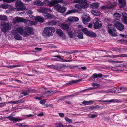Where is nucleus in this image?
I'll return each mask as SVG.
<instances>
[{"label":"nucleus","instance_id":"nucleus-1","mask_svg":"<svg viewBox=\"0 0 127 127\" xmlns=\"http://www.w3.org/2000/svg\"><path fill=\"white\" fill-rule=\"evenodd\" d=\"M55 29L54 27H48L44 28L43 32L45 34V35L49 37L53 35V33L55 32Z\"/></svg>","mask_w":127,"mask_h":127},{"label":"nucleus","instance_id":"nucleus-2","mask_svg":"<svg viewBox=\"0 0 127 127\" xmlns=\"http://www.w3.org/2000/svg\"><path fill=\"white\" fill-rule=\"evenodd\" d=\"M0 28L2 31L4 33H6L8 30L11 28L8 23L5 22H1Z\"/></svg>","mask_w":127,"mask_h":127},{"label":"nucleus","instance_id":"nucleus-3","mask_svg":"<svg viewBox=\"0 0 127 127\" xmlns=\"http://www.w3.org/2000/svg\"><path fill=\"white\" fill-rule=\"evenodd\" d=\"M14 31H17L18 33H20L25 37L28 36L29 35L26 30H24L21 27H19L16 30Z\"/></svg>","mask_w":127,"mask_h":127},{"label":"nucleus","instance_id":"nucleus-4","mask_svg":"<svg viewBox=\"0 0 127 127\" xmlns=\"http://www.w3.org/2000/svg\"><path fill=\"white\" fill-rule=\"evenodd\" d=\"M113 24L118 30L121 31H123L124 26L121 23L118 21H114L113 22Z\"/></svg>","mask_w":127,"mask_h":127},{"label":"nucleus","instance_id":"nucleus-5","mask_svg":"<svg viewBox=\"0 0 127 127\" xmlns=\"http://www.w3.org/2000/svg\"><path fill=\"white\" fill-rule=\"evenodd\" d=\"M75 7L77 10L75 9L70 10L66 13V15H67L72 13H76L78 11L77 10L79 11H81L82 10V7L80 4V5L76 4L75 5Z\"/></svg>","mask_w":127,"mask_h":127},{"label":"nucleus","instance_id":"nucleus-6","mask_svg":"<svg viewBox=\"0 0 127 127\" xmlns=\"http://www.w3.org/2000/svg\"><path fill=\"white\" fill-rule=\"evenodd\" d=\"M81 18L83 23L85 24L87 22H89L91 21L90 16L86 13L83 14Z\"/></svg>","mask_w":127,"mask_h":127},{"label":"nucleus","instance_id":"nucleus-7","mask_svg":"<svg viewBox=\"0 0 127 127\" xmlns=\"http://www.w3.org/2000/svg\"><path fill=\"white\" fill-rule=\"evenodd\" d=\"M12 34L14 35V38L18 40H22V37L17 31L13 30L12 31Z\"/></svg>","mask_w":127,"mask_h":127},{"label":"nucleus","instance_id":"nucleus-8","mask_svg":"<svg viewBox=\"0 0 127 127\" xmlns=\"http://www.w3.org/2000/svg\"><path fill=\"white\" fill-rule=\"evenodd\" d=\"M73 35L74 36H77L79 39H83V34L80 31H75Z\"/></svg>","mask_w":127,"mask_h":127},{"label":"nucleus","instance_id":"nucleus-9","mask_svg":"<svg viewBox=\"0 0 127 127\" xmlns=\"http://www.w3.org/2000/svg\"><path fill=\"white\" fill-rule=\"evenodd\" d=\"M65 66L62 64H58L55 65L54 69L60 70L64 68Z\"/></svg>","mask_w":127,"mask_h":127},{"label":"nucleus","instance_id":"nucleus-10","mask_svg":"<svg viewBox=\"0 0 127 127\" xmlns=\"http://www.w3.org/2000/svg\"><path fill=\"white\" fill-rule=\"evenodd\" d=\"M118 5L121 8L124 7L126 5V1L125 0H118Z\"/></svg>","mask_w":127,"mask_h":127},{"label":"nucleus","instance_id":"nucleus-11","mask_svg":"<svg viewBox=\"0 0 127 127\" xmlns=\"http://www.w3.org/2000/svg\"><path fill=\"white\" fill-rule=\"evenodd\" d=\"M52 57L53 58L51 59V60L52 61H61V59H62L60 55L53 56Z\"/></svg>","mask_w":127,"mask_h":127},{"label":"nucleus","instance_id":"nucleus-12","mask_svg":"<svg viewBox=\"0 0 127 127\" xmlns=\"http://www.w3.org/2000/svg\"><path fill=\"white\" fill-rule=\"evenodd\" d=\"M27 92H22L21 94L24 95V96H26L29 95V93H32L36 92L37 91L35 90L32 89H28L27 90Z\"/></svg>","mask_w":127,"mask_h":127},{"label":"nucleus","instance_id":"nucleus-13","mask_svg":"<svg viewBox=\"0 0 127 127\" xmlns=\"http://www.w3.org/2000/svg\"><path fill=\"white\" fill-rule=\"evenodd\" d=\"M80 2V4L81 5L82 8L85 9L87 8L89 6V4L87 3L86 0H82Z\"/></svg>","mask_w":127,"mask_h":127},{"label":"nucleus","instance_id":"nucleus-14","mask_svg":"<svg viewBox=\"0 0 127 127\" xmlns=\"http://www.w3.org/2000/svg\"><path fill=\"white\" fill-rule=\"evenodd\" d=\"M102 25V23H100L96 21L95 22L94 25V28L95 29H100Z\"/></svg>","mask_w":127,"mask_h":127},{"label":"nucleus","instance_id":"nucleus-15","mask_svg":"<svg viewBox=\"0 0 127 127\" xmlns=\"http://www.w3.org/2000/svg\"><path fill=\"white\" fill-rule=\"evenodd\" d=\"M9 120L11 121H13L15 122H17L18 121H21L22 120L21 119L18 118H15L14 117H11L9 116L7 117Z\"/></svg>","mask_w":127,"mask_h":127},{"label":"nucleus","instance_id":"nucleus-16","mask_svg":"<svg viewBox=\"0 0 127 127\" xmlns=\"http://www.w3.org/2000/svg\"><path fill=\"white\" fill-rule=\"evenodd\" d=\"M123 17L122 20V21L127 25V14L125 12H124L122 13Z\"/></svg>","mask_w":127,"mask_h":127},{"label":"nucleus","instance_id":"nucleus-17","mask_svg":"<svg viewBox=\"0 0 127 127\" xmlns=\"http://www.w3.org/2000/svg\"><path fill=\"white\" fill-rule=\"evenodd\" d=\"M15 22H26V19H23V18L17 17L15 18Z\"/></svg>","mask_w":127,"mask_h":127},{"label":"nucleus","instance_id":"nucleus-18","mask_svg":"<svg viewBox=\"0 0 127 127\" xmlns=\"http://www.w3.org/2000/svg\"><path fill=\"white\" fill-rule=\"evenodd\" d=\"M82 80V79H79L76 80H73L69 81L68 83H66V84L68 85H70L73 83H76L77 82H80Z\"/></svg>","mask_w":127,"mask_h":127},{"label":"nucleus","instance_id":"nucleus-19","mask_svg":"<svg viewBox=\"0 0 127 127\" xmlns=\"http://www.w3.org/2000/svg\"><path fill=\"white\" fill-rule=\"evenodd\" d=\"M124 49L121 48L113 47L112 48V50L115 51L116 52H119L122 53V51L124 50Z\"/></svg>","mask_w":127,"mask_h":127},{"label":"nucleus","instance_id":"nucleus-20","mask_svg":"<svg viewBox=\"0 0 127 127\" xmlns=\"http://www.w3.org/2000/svg\"><path fill=\"white\" fill-rule=\"evenodd\" d=\"M60 2V1L57 0H52L50 1L49 6L50 7L53 6L56 3H59Z\"/></svg>","mask_w":127,"mask_h":127},{"label":"nucleus","instance_id":"nucleus-21","mask_svg":"<svg viewBox=\"0 0 127 127\" xmlns=\"http://www.w3.org/2000/svg\"><path fill=\"white\" fill-rule=\"evenodd\" d=\"M62 28L64 30H65L67 32L69 30H70L71 29L69 26L67 24H62L61 25Z\"/></svg>","mask_w":127,"mask_h":127},{"label":"nucleus","instance_id":"nucleus-22","mask_svg":"<svg viewBox=\"0 0 127 127\" xmlns=\"http://www.w3.org/2000/svg\"><path fill=\"white\" fill-rule=\"evenodd\" d=\"M35 20L36 21L43 23L44 22V19L43 17L40 16H37L35 18Z\"/></svg>","mask_w":127,"mask_h":127},{"label":"nucleus","instance_id":"nucleus-23","mask_svg":"<svg viewBox=\"0 0 127 127\" xmlns=\"http://www.w3.org/2000/svg\"><path fill=\"white\" fill-rule=\"evenodd\" d=\"M99 6V3L97 2L93 3L91 4L90 7L92 9H94L98 7Z\"/></svg>","mask_w":127,"mask_h":127},{"label":"nucleus","instance_id":"nucleus-24","mask_svg":"<svg viewBox=\"0 0 127 127\" xmlns=\"http://www.w3.org/2000/svg\"><path fill=\"white\" fill-rule=\"evenodd\" d=\"M44 16L46 19H51L53 18V16L48 13L44 14Z\"/></svg>","mask_w":127,"mask_h":127},{"label":"nucleus","instance_id":"nucleus-25","mask_svg":"<svg viewBox=\"0 0 127 127\" xmlns=\"http://www.w3.org/2000/svg\"><path fill=\"white\" fill-rule=\"evenodd\" d=\"M82 31L86 35L88 36L90 34V31L88 30L86 28H85L82 29Z\"/></svg>","mask_w":127,"mask_h":127},{"label":"nucleus","instance_id":"nucleus-26","mask_svg":"<svg viewBox=\"0 0 127 127\" xmlns=\"http://www.w3.org/2000/svg\"><path fill=\"white\" fill-rule=\"evenodd\" d=\"M48 10H49L47 8L43 7L40 9V11L43 13V15L44 16V14L48 12Z\"/></svg>","mask_w":127,"mask_h":127},{"label":"nucleus","instance_id":"nucleus-27","mask_svg":"<svg viewBox=\"0 0 127 127\" xmlns=\"http://www.w3.org/2000/svg\"><path fill=\"white\" fill-rule=\"evenodd\" d=\"M111 91L113 93H119V87H114L111 89Z\"/></svg>","mask_w":127,"mask_h":127},{"label":"nucleus","instance_id":"nucleus-28","mask_svg":"<svg viewBox=\"0 0 127 127\" xmlns=\"http://www.w3.org/2000/svg\"><path fill=\"white\" fill-rule=\"evenodd\" d=\"M94 102V101L92 100L90 101H86L84 100L82 102L83 104L85 105H88L92 104Z\"/></svg>","mask_w":127,"mask_h":127},{"label":"nucleus","instance_id":"nucleus-29","mask_svg":"<svg viewBox=\"0 0 127 127\" xmlns=\"http://www.w3.org/2000/svg\"><path fill=\"white\" fill-rule=\"evenodd\" d=\"M117 4L116 2H113V3H111L110 5L108 6L107 8L108 9H111L115 7Z\"/></svg>","mask_w":127,"mask_h":127},{"label":"nucleus","instance_id":"nucleus-30","mask_svg":"<svg viewBox=\"0 0 127 127\" xmlns=\"http://www.w3.org/2000/svg\"><path fill=\"white\" fill-rule=\"evenodd\" d=\"M34 4L39 6H41L43 5V3L40 0H36L34 2Z\"/></svg>","mask_w":127,"mask_h":127},{"label":"nucleus","instance_id":"nucleus-31","mask_svg":"<svg viewBox=\"0 0 127 127\" xmlns=\"http://www.w3.org/2000/svg\"><path fill=\"white\" fill-rule=\"evenodd\" d=\"M57 34H58L60 36H62L63 35V32L60 29H58L56 30Z\"/></svg>","mask_w":127,"mask_h":127},{"label":"nucleus","instance_id":"nucleus-32","mask_svg":"<svg viewBox=\"0 0 127 127\" xmlns=\"http://www.w3.org/2000/svg\"><path fill=\"white\" fill-rule=\"evenodd\" d=\"M66 9V8L64 6H61L58 11L60 12L63 13L65 12Z\"/></svg>","mask_w":127,"mask_h":127},{"label":"nucleus","instance_id":"nucleus-33","mask_svg":"<svg viewBox=\"0 0 127 127\" xmlns=\"http://www.w3.org/2000/svg\"><path fill=\"white\" fill-rule=\"evenodd\" d=\"M113 57L114 58L127 57V54H124L113 55Z\"/></svg>","mask_w":127,"mask_h":127},{"label":"nucleus","instance_id":"nucleus-34","mask_svg":"<svg viewBox=\"0 0 127 127\" xmlns=\"http://www.w3.org/2000/svg\"><path fill=\"white\" fill-rule=\"evenodd\" d=\"M58 3H56L54 5V9L58 11L61 6V5L58 4Z\"/></svg>","mask_w":127,"mask_h":127},{"label":"nucleus","instance_id":"nucleus-35","mask_svg":"<svg viewBox=\"0 0 127 127\" xmlns=\"http://www.w3.org/2000/svg\"><path fill=\"white\" fill-rule=\"evenodd\" d=\"M7 17L5 15H0V20L2 21H7Z\"/></svg>","mask_w":127,"mask_h":127},{"label":"nucleus","instance_id":"nucleus-36","mask_svg":"<svg viewBox=\"0 0 127 127\" xmlns=\"http://www.w3.org/2000/svg\"><path fill=\"white\" fill-rule=\"evenodd\" d=\"M27 30L28 33L31 34H32L33 33V30L32 28L31 27H28L27 29Z\"/></svg>","mask_w":127,"mask_h":127},{"label":"nucleus","instance_id":"nucleus-37","mask_svg":"<svg viewBox=\"0 0 127 127\" xmlns=\"http://www.w3.org/2000/svg\"><path fill=\"white\" fill-rule=\"evenodd\" d=\"M17 10L18 11H23L25 10V8L24 5H23L22 6H21L18 7H17Z\"/></svg>","mask_w":127,"mask_h":127},{"label":"nucleus","instance_id":"nucleus-38","mask_svg":"<svg viewBox=\"0 0 127 127\" xmlns=\"http://www.w3.org/2000/svg\"><path fill=\"white\" fill-rule=\"evenodd\" d=\"M100 107L98 105H97L95 106H90L89 107V109L90 110H93L95 109L100 108Z\"/></svg>","mask_w":127,"mask_h":127},{"label":"nucleus","instance_id":"nucleus-39","mask_svg":"<svg viewBox=\"0 0 127 127\" xmlns=\"http://www.w3.org/2000/svg\"><path fill=\"white\" fill-rule=\"evenodd\" d=\"M107 30L108 31V32L111 36H114V34L113 33V31H116V30L115 29H109V30Z\"/></svg>","mask_w":127,"mask_h":127},{"label":"nucleus","instance_id":"nucleus-40","mask_svg":"<svg viewBox=\"0 0 127 127\" xmlns=\"http://www.w3.org/2000/svg\"><path fill=\"white\" fill-rule=\"evenodd\" d=\"M92 12L93 15L96 16L99 15L100 14V11H93Z\"/></svg>","mask_w":127,"mask_h":127},{"label":"nucleus","instance_id":"nucleus-41","mask_svg":"<svg viewBox=\"0 0 127 127\" xmlns=\"http://www.w3.org/2000/svg\"><path fill=\"white\" fill-rule=\"evenodd\" d=\"M114 16L115 18H116L118 19H120V18L121 15L119 13H116L114 14Z\"/></svg>","mask_w":127,"mask_h":127},{"label":"nucleus","instance_id":"nucleus-42","mask_svg":"<svg viewBox=\"0 0 127 127\" xmlns=\"http://www.w3.org/2000/svg\"><path fill=\"white\" fill-rule=\"evenodd\" d=\"M68 32V36L70 38H72L73 36L72 32L71 29L69 30L68 31H67Z\"/></svg>","mask_w":127,"mask_h":127},{"label":"nucleus","instance_id":"nucleus-43","mask_svg":"<svg viewBox=\"0 0 127 127\" xmlns=\"http://www.w3.org/2000/svg\"><path fill=\"white\" fill-rule=\"evenodd\" d=\"M90 34L88 36L91 37H95L96 36V34L95 33L92 32H90Z\"/></svg>","mask_w":127,"mask_h":127},{"label":"nucleus","instance_id":"nucleus-44","mask_svg":"<svg viewBox=\"0 0 127 127\" xmlns=\"http://www.w3.org/2000/svg\"><path fill=\"white\" fill-rule=\"evenodd\" d=\"M94 75L95 78H97L98 77L101 78L102 76V74L101 73H99L97 74L96 73H94Z\"/></svg>","mask_w":127,"mask_h":127},{"label":"nucleus","instance_id":"nucleus-45","mask_svg":"<svg viewBox=\"0 0 127 127\" xmlns=\"http://www.w3.org/2000/svg\"><path fill=\"white\" fill-rule=\"evenodd\" d=\"M15 5L17 6V7H18L22 6L23 5V4L21 1H17L16 2Z\"/></svg>","mask_w":127,"mask_h":127},{"label":"nucleus","instance_id":"nucleus-46","mask_svg":"<svg viewBox=\"0 0 127 127\" xmlns=\"http://www.w3.org/2000/svg\"><path fill=\"white\" fill-rule=\"evenodd\" d=\"M102 100H100V101L102 102H107L108 103L111 102H113L115 100L114 99H111V100H106L105 101H102Z\"/></svg>","mask_w":127,"mask_h":127},{"label":"nucleus","instance_id":"nucleus-47","mask_svg":"<svg viewBox=\"0 0 127 127\" xmlns=\"http://www.w3.org/2000/svg\"><path fill=\"white\" fill-rule=\"evenodd\" d=\"M50 1L48 0H44L43 1V5L49 6Z\"/></svg>","mask_w":127,"mask_h":127},{"label":"nucleus","instance_id":"nucleus-48","mask_svg":"<svg viewBox=\"0 0 127 127\" xmlns=\"http://www.w3.org/2000/svg\"><path fill=\"white\" fill-rule=\"evenodd\" d=\"M114 28L113 27V25L112 24H109L107 26V30H109V29H114Z\"/></svg>","mask_w":127,"mask_h":127},{"label":"nucleus","instance_id":"nucleus-49","mask_svg":"<svg viewBox=\"0 0 127 127\" xmlns=\"http://www.w3.org/2000/svg\"><path fill=\"white\" fill-rule=\"evenodd\" d=\"M55 125L56 127H64V125L60 123H56Z\"/></svg>","mask_w":127,"mask_h":127},{"label":"nucleus","instance_id":"nucleus-50","mask_svg":"<svg viewBox=\"0 0 127 127\" xmlns=\"http://www.w3.org/2000/svg\"><path fill=\"white\" fill-rule=\"evenodd\" d=\"M121 67L120 66H116L115 67L113 70H114V71H120V70H121Z\"/></svg>","mask_w":127,"mask_h":127},{"label":"nucleus","instance_id":"nucleus-51","mask_svg":"<svg viewBox=\"0 0 127 127\" xmlns=\"http://www.w3.org/2000/svg\"><path fill=\"white\" fill-rule=\"evenodd\" d=\"M72 96L71 95H67L65 96H63L61 98L59 99V100H62L65 99L68 96Z\"/></svg>","mask_w":127,"mask_h":127},{"label":"nucleus","instance_id":"nucleus-52","mask_svg":"<svg viewBox=\"0 0 127 127\" xmlns=\"http://www.w3.org/2000/svg\"><path fill=\"white\" fill-rule=\"evenodd\" d=\"M8 6L7 5L2 4L0 5V7L3 9H6L8 8Z\"/></svg>","mask_w":127,"mask_h":127},{"label":"nucleus","instance_id":"nucleus-53","mask_svg":"<svg viewBox=\"0 0 127 127\" xmlns=\"http://www.w3.org/2000/svg\"><path fill=\"white\" fill-rule=\"evenodd\" d=\"M68 21L70 22H74V19L73 17H69L68 18Z\"/></svg>","mask_w":127,"mask_h":127},{"label":"nucleus","instance_id":"nucleus-54","mask_svg":"<svg viewBox=\"0 0 127 127\" xmlns=\"http://www.w3.org/2000/svg\"><path fill=\"white\" fill-rule=\"evenodd\" d=\"M64 119L66 121L68 122L69 123H71L72 122V119H69L67 117H65Z\"/></svg>","mask_w":127,"mask_h":127},{"label":"nucleus","instance_id":"nucleus-55","mask_svg":"<svg viewBox=\"0 0 127 127\" xmlns=\"http://www.w3.org/2000/svg\"><path fill=\"white\" fill-rule=\"evenodd\" d=\"M119 88V93L124 92V87H120Z\"/></svg>","mask_w":127,"mask_h":127},{"label":"nucleus","instance_id":"nucleus-56","mask_svg":"<svg viewBox=\"0 0 127 127\" xmlns=\"http://www.w3.org/2000/svg\"><path fill=\"white\" fill-rule=\"evenodd\" d=\"M43 97V96H41L40 97L35 96L34 98L36 99H38V100H40L42 99Z\"/></svg>","mask_w":127,"mask_h":127},{"label":"nucleus","instance_id":"nucleus-57","mask_svg":"<svg viewBox=\"0 0 127 127\" xmlns=\"http://www.w3.org/2000/svg\"><path fill=\"white\" fill-rule=\"evenodd\" d=\"M95 76L94 75V74L89 79V80L90 81V80H93L94 81L95 80Z\"/></svg>","mask_w":127,"mask_h":127},{"label":"nucleus","instance_id":"nucleus-58","mask_svg":"<svg viewBox=\"0 0 127 127\" xmlns=\"http://www.w3.org/2000/svg\"><path fill=\"white\" fill-rule=\"evenodd\" d=\"M93 88H90L88 89H84V90H81V91H80V92H86V91H87L88 90H93Z\"/></svg>","mask_w":127,"mask_h":127},{"label":"nucleus","instance_id":"nucleus-59","mask_svg":"<svg viewBox=\"0 0 127 127\" xmlns=\"http://www.w3.org/2000/svg\"><path fill=\"white\" fill-rule=\"evenodd\" d=\"M46 102V100L44 99L41 100L39 102L42 105L44 104Z\"/></svg>","mask_w":127,"mask_h":127},{"label":"nucleus","instance_id":"nucleus-60","mask_svg":"<svg viewBox=\"0 0 127 127\" xmlns=\"http://www.w3.org/2000/svg\"><path fill=\"white\" fill-rule=\"evenodd\" d=\"M6 105L5 103L2 102L0 103V107H2Z\"/></svg>","mask_w":127,"mask_h":127},{"label":"nucleus","instance_id":"nucleus-61","mask_svg":"<svg viewBox=\"0 0 127 127\" xmlns=\"http://www.w3.org/2000/svg\"><path fill=\"white\" fill-rule=\"evenodd\" d=\"M18 65H8V66H7L6 67L9 68V67H11V68H14V67H15L18 66Z\"/></svg>","mask_w":127,"mask_h":127},{"label":"nucleus","instance_id":"nucleus-62","mask_svg":"<svg viewBox=\"0 0 127 127\" xmlns=\"http://www.w3.org/2000/svg\"><path fill=\"white\" fill-rule=\"evenodd\" d=\"M126 67H121V69L120 70V71H126Z\"/></svg>","mask_w":127,"mask_h":127},{"label":"nucleus","instance_id":"nucleus-63","mask_svg":"<svg viewBox=\"0 0 127 127\" xmlns=\"http://www.w3.org/2000/svg\"><path fill=\"white\" fill-rule=\"evenodd\" d=\"M50 24H51L52 25H55L56 24V22L54 21H53L52 22H51L50 23Z\"/></svg>","mask_w":127,"mask_h":127},{"label":"nucleus","instance_id":"nucleus-64","mask_svg":"<svg viewBox=\"0 0 127 127\" xmlns=\"http://www.w3.org/2000/svg\"><path fill=\"white\" fill-rule=\"evenodd\" d=\"M82 1V0H75L74 1V2L75 3H80Z\"/></svg>","mask_w":127,"mask_h":127}]
</instances>
